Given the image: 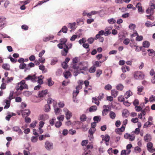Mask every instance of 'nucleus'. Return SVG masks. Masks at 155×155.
Here are the masks:
<instances>
[{
  "mask_svg": "<svg viewBox=\"0 0 155 155\" xmlns=\"http://www.w3.org/2000/svg\"><path fill=\"white\" fill-rule=\"evenodd\" d=\"M61 43L64 45L63 50L61 52L62 55L66 56L68 52V46L66 44L67 40L65 38H61L60 40Z\"/></svg>",
  "mask_w": 155,
  "mask_h": 155,
  "instance_id": "1",
  "label": "nucleus"
},
{
  "mask_svg": "<svg viewBox=\"0 0 155 155\" xmlns=\"http://www.w3.org/2000/svg\"><path fill=\"white\" fill-rule=\"evenodd\" d=\"M134 78L137 80H142L144 78V74L141 71H137L133 73Z\"/></svg>",
  "mask_w": 155,
  "mask_h": 155,
  "instance_id": "2",
  "label": "nucleus"
},
{
  "mask_svg": "<svg viewBox=\"0 0 155 155\" xmlns=\"http://www.w3.org/2000/svg\"><path fill=\"white\" fill-rule=\"evenodd\" d=\"M28 86L27 84H25V80H22L20 82L18 83V86L16 90L18 91L20 90L22 91L24 89H28Z\"/></svg>",
  "mask_w": 155,
  "mask_h": 155,
  "instance_id": "3",
  "label": "nucleus"
},
{
  "mask_svg": "<svg viewBox=\"0 0 155 155\" xmlns=\"http://www.w3.org/2000/svg\"><path fill=\"white\" fill-rule=\"evenodd\" d=\"M63 111L64 112L66 119L68 120L70 119L72 115V113L66 108H64Z\"/></svg>",
  "mask_w": 155,
  "mask_h": 155,
  "instance_id": "4",
  "label": "nucleus"
},
{
  "mask_svg": "<svg viewBox=\"0 0 155 155\" xmlns=\"http://www.w3.org/2000/svg\"><path fill=\"white\" fill-rule=\"evenodd\" d=\"M45 147L48 150H50L53 149V144L49 141H46L45 143Z\"/></svg>",
  "mask_w": 155,
  "mask_h": 155,
  "instance_id": "5",
  "label": "nucleus"
},
{
  "mask_svg": "<svg viewBox=\"0 0 155 155\" xmlns=\"http://www.w3.org/2000/svg\"><path fill=\"white\" fill-rule=\"evenodd\" d=\"M25 79L27 80H31L33 82H35L37 80V77L35 75H34L32 76L28 75Z\"/></svg>",
  "mask_w": 155,
  "mask_h": 155,
  "instance_id": "6",
  "label": "nucleus"
},
{
  "mask_svg": "<svg viewBox=\"0 0 155 155\" xmlns=\"http://www.w3.org/2000/svg\"><path fill=\"white\" fill-rule=\"evenodd\" d=\"M21 112L23 117H27L30 115L31 111L29 109H25L21 110Z\"/></svg>",
  "mask_w": 155,
  "mask_h": 155,
  "instance_id": "7",
  "label": "nucleus"
},
{
  "mask_svg": "<svg viewBox=\"0 0 155 155\" xmlns=\"http://www.w3.org/2000/svg\"><path fill=\"white\" fill-rule=\"evenodd\" d=\"M136 7L138 8V12L140 14H143L144 13V10L141 6V4L140 3H138L136 5Z\"/></svg>",
  "mask_w": 155,
  "mask_h": 155,
  "instance_id": "8",
  "label": "nucleus"
},
{
  "mask_svg": "<svg viewBox=\"0 0 155 155\" xmlns=\"http://www.w3.org/2000/svg\"><path fill=\"white\" fill-rule=\"evenodd\" d=\"M56 105H54V113L56 115H58L61 114V112L62 111L61 109L57 107L56 106Z\"/></svg>",
  "mask_w": 155,
  "mask_h": 155,
  "instance_id": "9",
  "label": "nucleus"
},
{
  "mask_svg": "<svg viewBox=\"0 0 155 155\" xmlns=\"http://www.w3.org/2000/svg\"><path fill=\"white\" fill-rule=\"evenodd\" d=\"M48 92V90L46 89L44 91H40L38 95V97L41 98L45 96Z\"/></svg>",
  "mask_w": 155,
  "mask_h": 155,
  "instance_id": "10",
  "label": "nucleus"
},
{
  "mask_svg": "<svg viewBox=\"0 0 155 155\" xmlns=\"http://www.w3.org/2000/svg\"><path fill=\"white\" fill-rule=\"evenodd\" d=\"M153 144L151 142H149L147 144V150L150 152H153Z\"/></svg>",
  "mask_w": 155,
  "mask_h": 155,
  "instance_id": "11",
  "label": "nucleus"
},
{
  "mask_svg": "<svg viewBox=\"0 0 155 155\" xmlns=\"http://www.w3.org/2000/svg\"><path fill=\"white\" fill-rule=\"evenodd\" d=\"M68 28L66 26H64L59 31L58 33V35H61L60 33L62 32L64 33H67Z\"/></svg>",
  "mask_w": 155,
  "mask_h": 155,
  "instance_id": "12",
  "label": "nucleus"
},
{
  "mask_svg": "<svg viewBox=\"0 0 155 155\" xmlns=\"http://www.w3.org/2000/svg\"><path fill=\"white\" fill-rule=\"evenodd\" d=\"M147 51L150 56H155V51L153 49H149L147 50Z\"/></svg>",
  "mask_w": 155,
  "mask_h": 155,
  "instance_id": "13",
  "label": "nucleus"
},
{
  "mask_svg": "<svg viewBox=\"0 0 155 155\" xmlns=\"http://www.w3.org/2000/svg\"><path fill=\"white\" fill-rule=\"evenodd\" d=\"M151 139V136L149 134H147L144 137V140L147 142L150 141Z\"/></svg>",
  "mask_w": 155,
  "mask_h": 155,
  "instance_id": "14",
  "label": "nucleus"
},
{
  "mask_svg": "<svg viewBox=\"0 0 155 155\" xmlns=\"http://www.w3.org/2000/svg\"><path fill=\"white\" fill-rule=\"evenodd\" d=\"M99 100L96 97H93L92 98V102L94 103L97 106H99L100 104Z\"/></svg>",
  "mask_w": 155,
  "mask_h": 155,
  "instance_id": "15",
  "label": "nucleus"
},
{
  "mask_svg": "<svg viewBox=\"0 0 155 155\" xmlns=\"http://www.w3.org/2000/svg\"><path fill=\"white\" fill-rule=\"evenodd\" d=\"M53 103V106L56 105L57 102L54 100H53L51 98H50L49 99L48 101V104H49L51 103Z\"/></svg>",
  "mask_w": 155,
  "mask_h": 155,
  "instance_id": "16",
  "label": "nucleus"
},
{
  "mask_svg": "<svg viewBox=\"0 0 155 155\" xmlns=\"http://www.w3.org/2000/svg\"><path fill=\"white\" fill-rule=\"evenodd\" d=\"M97 109V107L96 106L93 105L89 108V110L90 112H93L96 111Z\"/></svg>",
  "mask_w": 155,
  "mask_h": 155,
  "instance_id": "17",
  "label": "nucleus"
},
{
  "mask_svg": "<svg viewBox=\"0 0 155 155\" xmlns=\"http://www.w3.org/2000/svg\"><path fill=\"white\" fill-rule=\"evenodd\" d=\"M121 69L123 72H125L127 71H129L130 70V68L129 67L126 65H124L122 67Z\"/></svg>",
  "mask_w": 155,
  "mask_h": 155,
  "instance_id": "18",
  "label": "nucleus"
},
{
  "mask_svg": "<svg viewBox=\"0 0 155 155\" xmlns=\"http://www.w3.org/2000/svg\"><path fill=\"white\" fill-rule=\"evenodd\" d=\"M150 46V42L147 41H145L143 43V47L148 48Z\"/></svg>",
  "mask_w": 155,
  "mask_h": 155,
  "instance_id": "19",
  "label": "nucleus"
},
{
  "mask_svg": "<svg viewBox=\"0 0 155 155\" xmlns=\"http://www.w3.org/2000/svg\"><path fill=\"white\" fill-rule=\"evenodd\" d=\"M79 90L76 89V90H74L73 91V98L74 99H76V97L79 94Z\"/></svg>",
  "mask_w": 155,
  "mask_h": 155,
  "instance_id": "20",
  "label": "nucleus"
},
{
  "mask_svg": "<svg viewBox=\"0 0 155 155\" xmlns=\"http://www.w3.org/2000/svg\"><path fill=\"white\" fill-rule=\"evenodd\" d=\"M118 91L115 90H113L111 91V94L114 97H116L118 95Z\"/></svg>",
  "mask_w": 155,
  "mask_h": 155,
  "instance_id": "21",
  "label": "nucleus"
},
{
  "mask_svg": "<svg viewBox=\"0 0 155 155\" xmlns=\"http://www.w3.org/2000/svg\"><path fill=\"white\" fill-rule=\"evenodd\" d=\"M137 94L140 95V93L143 90L144 87L141 86H139L137 88Z\"/></svg>",
  "mask_w": 155,
  "mask_h": 155,
  "instance_id": "22",
  "label": "nucleus"
},
{
  "mask_svg": "<svg viewBox=\"0 0 155 155\" xmlns=\"http://www.w3.org/2000/svg\"><path fill=\"white\" fill-rule=\"evenodd\" d=\"M47 84L49 86H52L54 84V82L52 81L51 78H50L47 79Z\"/></svg>",
  "mask_w": 155,
  "mask_h": 155,
  "instance_id": "23",
  "label": "nucleus"
},
{
  "mask_svg": "<svg viewBox=\"0 0 155 155\" xmlns=\"http://www.w3.org/2000/svg\"><path fill=\"white\" fill-rule=\"evenodd\" d=\"M153 124V123L152 122L150 121H147L143 125L144 128H147L150 127Z\"/></svg>",
  "mask_w": 155,
  "mask_h": 155,
  "instance_id": "24",
  "label": "nucleus"
},
{
  "mask_svg": "<svg viewBox=\"0 0 155 155\" xmlns=\"http://www.w3.org/2000/svg\"><path fill=\"white\" fill-rule=\"evenodd\" d=\"M39 67V69L42 71L43 72L45 73L47 72V70L45 68V66L43 65H40Z\"/></svg>",
  "mask_w": 155,
  "mask_h": 155,
  "instance_id": "25",
  "label": "nucleus"
},
{
  "mask_svg": "<svg viewBox=\"0 0 155 155\" xmlns=\"http://www.w3.org/2000/svg\"><path fill=\"white\" fill-rule=\"evenodd\" d=\"M109 116L111 118L114 119L115 118L116 115L114 112L112 111H110L109 114Z\"/></svg>",
  "mask_w": 155,
  "mask_h": 155,
  "instance_id": "26",
  "label": "nucleus"
},
{
  "mask_svg": "<svg viewBox=\"0 0 155 155\" xmlns=\"http://www.w3.org/2000/svg\"><path fill=\"white\" fill-rule=\"evenodd\" d=\"M132 95V93L130 91H127L125 94L126 98L127 99Z\"/></svg>",
  "mask_w": 155,
  "mask_h": 155,
  "instance_id": "27",
  "label": "nucleus"
},
{
  "mask_svg": "<svg viewBox=\"0 0 155 155\" xmlns=\"http://www.w3.org/2000/svg\"><path fill=\"white\" fill-rule=\"evenodd\" d=\"M13 130L15 131H16L20 133L21 132V130L18 127L15 126L13 128Z\"/></svg>",
  "mask_w": 155,
  "mask_h": 155,
  "instance_id": "28",
  "label": "nucleus"
},
{
  "mask_svg": "<svg viewBox=\"0 0 155 155\" xmlns=\"http://www.w3.org/2000/svg\"><path fill=\"white\" fill-rule=\"evenodd\" d=\"M124 86L121 84H119L116 86V88L117 90L119 91H122L124 88Z\"/></svg>",
  "mask_w": 155,
  "mask_h": 155,
  "instance_id": "29",
  "label": "nucleus"
},
{
  "mask_svg": "<svg viewBox=\"0 0 155 155\" xmlns=\"http://www.w3.org/2000/svg\"><path fill=\"white\" fill-rule=\"evenodd\" d=\"M96 68L94 65L92 66L89 69V71L90 73H93L95 72Z\"/></svg>",
  "mask_w": 155,
  "mask_h": 155,
  "instance_id": "30",
  "label": "nucleus"
},
{
  "mask_svg": "<svg viewBox=\"0 0 155 155\" xmlns=\"http://www.w3.org/2000/svg\"><path fill=\"white\" fill-rule=\"evenodd\" d=\"M87 117L85 114H83L80 117V120L82 122H84L87 119Z\"/></svg>",
  "mask_w": 155,
  "mask_h": 155,
  "instance_id": "31",
  "label": "nucleus"
},
{
  "mask_svg": "<svg viewBox=\"0 0 155 155\" xmlns=\"http://www.w3.org/2000/svg\"><path fill=\"white\" fill-rule=\"evenodd\" d=\"M58 61V59L55 58L52 59L50 64L51 65H54Z\"/></svg>",
  "mask_w": 155,
  "mask_h": 155,
  "instance_id": "32",
  "label": "nucleus"
},
{
  "mask_svg": "<svg viewBox=\"0 0 155 155\" xmlns=\"http://www.w3.org/2000/svg\"><path fill=\"white\" fill-rule=\"evenodd\" d=\"M2 68L6 70H10V66L7 64H4L2 66Z\"/></svg>",
  "mask_w": 155,
  "mask_h": 155,
  "instance_id": "33",
  "label": "nucleus"
},
{
  "mask_svg": "<svg viewBox=\"0 0 155 155\" xmlns=\"http://www.w3.org/2000/svg\"><path fill=\"white\" fill-rule=\"evenodd\" d=\"M64 74V77L66 79L68 78L71 75V72L68 71H66L65 72Z\"/></svg>",
  "mask_w": 155,
  "mask_h": 155,
  "instance_id": "34",
  "label": "nucleus"
},
{
  "mask_svg": "<svg viewBox=\"0 0 155 155\" xmlns=\"http://www.w3.org/2000/svg\"><path fill=\"white\" fill-rule=\"evenodd\" d=\"M44 111L45 112H48L50 110V107L48 104H46L44 108Z\"/></svg>",
  "mask_w": 155,
  "mask_h": 155,
  "instance_id": "35",
  "label": "nucleus"
},
{
  "mask_svg": "<svg viewBox=\"0 0 155 155\" xmlns=\"http://www.w3.org/2000/svg\"><path fill=\"white\" fill-rule=\"evenodd\" d=\"M122 114L123 116L127 117L129 115V111L127 109H124L123 111Z\"/></svg>",
  "mask_w": 155,
  "mask_h": 155,
  "instance_id": "36",
  "label": "nucleus"
},
{
  "mask_svg": "<svg viewBox=\"0 0 155 155\" xmlns=\"http://www.w3.org/2000/svg\"><path fill=\"white\" fill-rule=\"evenodd\" d=\"M54 38V36H49L46 38H44L43 39V41H44L47 42L49 41L51 39H52Z\"/></svg>",
  "mask_w": 155,
  "mask_h": 155,
  "instance_id": "37",
  "label": "nucleus"
},
{
  "mask_svg": "<svg viewBox=\"0 0 155 155\" xmlns=\"http://www.w3.org/2000/svg\"><path fill=\"white\" fill-rule=\"evenodd\" d=\"M107 21L110 24H113L115 23L116 21L114 18H111L108 19Z\"/></svg>",
  "mask_w": 155,
  "mask_h": 155,
  "instance_id": "38",
  "label": "nucleus"
},
{
  "mask_svg": "<svg viewBox=\"0 0 155 155\" xmlns=\"http://www.w3.org/2000/svg\"><path fill=\"white\" fill-rule=\"evenodd\" d=\"M41 77H42V75L40 76L39 77H38V83L40 84H41L43 83L42 78H41Z\"/></svg>",
  "mask_w": 155,
  "mask_h": 155,
  "instance_id": "39",
  "label": "nucleus"
},
{
  "mask_svg": "<svg viewBox=\"0 0 155 155\" xmlns=\"http://www.w3.org/2000/svg\"><path fill=\"white\" fill-rule=\"evenodd\" d=\"M112 88L111 85L109 84L106 85L104 87V89L107 91L110 90Z\"/></svg>",
  "mask_w": 155,
  "mask_h": 155,
  "instance_id": "40",
  "label": "nucleus"
},
{
  "mask_svg": "<svg viewBox=\"0 0 155 155\" xmlns=\"http://www.w3.org/2000/svg\"><path fill=\"white\" fill-rule=\"evenodd\" d=\"M102 73V71L101 69H98L97 70L96 72V75L97 77H99L100 75Z\"/></svg>",
  "mask_w": 155,
  "mask_h": 155,
  "instance_id": "41",
  "label": "nucleus"
},
{
  "mask_svg": "<svg viewBox=\"0 0 155 155\" xmlns=\"http://www.w3.org/2000/svg\"><path fill=\"white\" fill-rule=\"evenodd\" d=\"M64 115H61L58 117L57 118L59 120L58 121L61 122L63 121L64 119Z\"/></svg>",
  "mask_w": 155,
  "mask_h": 155,
  "instance_id": "42",
  "label": "nucleus"
},
{
  "mask_svg": "<svg viewBox=\"0 0 155 155\" xmlns=\"http://www.w3.org/2000/svg\"><path fill=\"white\" fill-rule=\"evenodd\" d=\"M109 110L108 109H104L102 112V115L103 116H105L108 113Z\"/></svg>",
  "mask_w": 155,
  "mask_h": 155,
  "instance_id": "43",
  "label": "nucleus"
},
{
  "mask_svg": "<svg viewBox=\"0 0 155 155\" xmlns=\"http://www.w3.org/2000/svg\"><path fill=\"white\" fill-rule=\"evenodd\" d=\"M56 119L55 117L50 119L49 121L50 124L51 126H53L54 124V122L55 121Z\"/></svg>",
  "mask_w": 155,
  "mask_h": 155,
  "instance_id": "44",
  "label": "nucleus"
},
{
  "mask_svg": "<svg viewBox=\"0 0 155 155\" xmlns=\"http://www.w3.org/2000/svg\"><path fill=\"white\" fill-rule=\"evenodd\" d=\"M76 25L75 22H73L72 23H69L68 24V26L69 28H73Z\"/></svg>",
  "mask_w": 155,
  "mask_h": 155,
  "instance_id": "45",
  "label": "nucleus"
},
{
  "mask_svg": "<svg viewBox=\"0 0 155 155\" xmlns=\"http://www.w3.org/2000/svg\"><path fill=\"white\" fill-rule=\"evenodd\" d=\"M91 152L90 150H85L82 153V155H91Z\"/></svg>",
  "mask_w": 155,
  "mask_h": 155,
  "instance_id": "46",
  "label": "nucleus"
},
{
  "mask_svg": "<svg viewBox=\"0 0 155 155\" xmlns=\"http://www.w3.org/2000/svg\"><path fill=\"white\" fill-rule=\"evenodd\" d=\"M38 123L36 121H34L30 125V127L32 128L35 127L36 125V124Z\"/></svg>",
  "mask_w": 155,
  "mask_h": 155,
  "instance_id": "47",
  "label": "nucleus"
},
{
  "mask_svg": "<svg viewBox=\"0 0 155 155\" xmlns=\"http://www.w3.org/2000/svg\"><path fill=\"white\" fill-rule=\"evenodd\" d=\"M62 125V123L60 121H58L56 122L55 124V126L57 128L60 127Z\"/></svg>",
  "mask_w": 155,
  "mask_h": 155,
  "instance_id": "48",
  "label": "nucleus"
},
{
  "mask_svg": "<svg viewBox=\"0 0 155 155\" xmlns=\"http://www.w3.org/2000/svg\"><path fill=\"white\" fill-rule=\"evenodd\" d=\"M104 94L103 93H100L99 94L98 97H97L98 99L101 101L102 99L104 97Z\"/></svg>",
  "mask_w": 155,
  "mask_h": 155,
  "instance_id": "49",
  "label": "nucleus"
},
{
  "mask_svg": "<svg viewBox=\"0 0 155 155\" xmlns=\"http://www.w3.org/2000/svg\"><path fill=\"white\" fill-rule=\"evenodd\" d=\"M153 10L150 7L148 8L146 11L147 14L153 13Z\"/></svg>",
  "mask_w": 155,
  "mask_h": 155,
  "instance_id": "50",
  "label": "nucleus"
},
{
  "mask_svg": "<svg viewBox=\"0 0 155 155\" xmlns=\"http://www.w3.org/2000/svg\"><path fill=\"white\" fill-rule=\"evenodd\" d=\"M118 101L120 102H124V98L123 96L121 95L118 97Z\"/></svg>",
  "mask_w": 155,
  "mask_h": 155,
  "instance_id": "51",
  "label": "nucleus"
},
{
  "mask_svg": "<svg viewBox=\"0 0 155 155\" xmlns=\"http://www.w3.org/2000/svg\"><path fill=\"white\" fill-rule=\"evenodd\" d=\"M143 37L142 36H139L137 35V36L136 37V40L138 41H140L143 40Z\"/></svg>",
  "mask_w": 155,
  "mask_h": 155,
  "instance_id": "52",
  "label": "nucleus"
},
{
  "mask_svg": "<svg viewBox=\"0 0 155 155\" xmlns=\"http://www.w3.org/2000/svg\"><path fill=\"white\" fill-rule=\"evenodd\" d=\"M130 42V40L128 38H126L123 41V43L125 45H128L129 44Z\"/></svg>",
  "mask_w": 155,
  "mask_h": 155,
  "instance_id": "53",
  "label": "nucleus"
},
{
  "mask_svg": "<svg viewBox=\"0 0 155 155\" xmlns=\"http://www.w3.org/2000/svg\"><path fill=\"white\" fill-rule=\"evenodd\" d=\"M94 39V38L91 37L87 39V41L89 44H91L93 42Z\"/></svg>",
  "mask_w": 155,
  "mask_h": 155,
  "instance_id": "54",
  "label": "nucleus"
},
{
  "mask_svg": "<svg viewBox=\"0 0 155 155\" xmlns=\"http://www.w3.org/2000/svg\"><path fill=\"white\" fill-rule=\"evenodd\" d=\"M96 129L95 128H90L89 130V134H93L94 132L95 131Z\"/></svg>",
  "mask_w": 155,
  "mask_h": 155,
  "instance_id": "55",
  "label": "nucleus"
},
{
  "mask_svg": "<svg viewBox=\"0 0 155 155\" xmlns=\"http://www.w3.org/2000/svg\"><path fill=\"white\" fill-rule=\"evenodd\" d=\"M80 83L81 84H79L76 87V89L77 90V89L78 90H79L81 89L82 87V84H83V81H82L81 82H80Z\"/></svg>",
  "mask_w": 155,
  "mask_h": 155,
  "instance_id": "56",
  "label": "nucleus"
},
{
  "mask_svg": "<svg viewBox=\"0 0 155 155\" xmlns=\"http://www.w3.org/2000/svg\"><path fill=\"white\" fill-rule=\"evenodd\" d=\"M110 136L108 135H105L104 140L106 142H108L110 140Z\"/></svg>",
  "mask_w": 155,
  "mask_h": 155,
  "instance_id": "57",
  "label": "nucleus"
},
{
  "mask_svg": "<svg viewBox=\"0 0 155 155\" xmlns=\"http://www.w3.org/2000/svg\"><path fill=\"white\" fill-rule=\"evenodd\" d=\"M38 140V137H32L31 138V140L33 142H35Z\"/></svg>",
  "mask_w": 155,
  "mask_h": 155,
  "instance_id": "58",
  "label": "nucleus"
},
{
  "mask_svg": "<svg viewBox=\"0 0 155 155\" xmlns=\"http://www.w3.org/2000/svg\"><path fill=\"white\" fill-rule=\"evenodd\" d=\"M88 143V140H83L81 142V145L82 146H86Z\"/></svg>",
  "mask_w": 155,
  "mask_h": 155,
  "instance_id": "59",
  "label": "nucleus"
},
{
  "mask_svg": "<svg viewBox=\"0 0 155 155\" xmlns=\"http://www.w3.org/2000/svg\"><path fill=\"white\" fill-rule=\"evenodd\" d=\"M104 61H100V62L98 61H96L95 62V64L94 65V66H95L97 67H100L101 66V63L102 62H103Z\"/></svg>",
  "mask_w": 155,
  "mask_h": 155,
  "instance_id": "60",
  "label": "nucleus"
},
{
  "mask_svg": "<svg viewBox=\"0 0 155 155\" xmlns=\"http://www.w3.org/2000/svg\"><path fill=\"white\" fill-rule=\"evenodd\" d=\"M61 65L63 68L64 69H66L68 68L67 64L64 62L62 63Z\"/></svg>",
  "mask_w": 155,
  "mask_h": 155,
  "instance_id": "61",
  "label": "nucleus"
},
{
  "mask_svg": "<svg viewBox=\"0 0 155 155\" xmlns=\"http://www.w3.org/2000/svg\"><path fill=\"white\" fill-rule=\"evenodd\" d=\"M69 134L71 135H73L76 133V131L74 130H73V129H71L69 130Z\"/></svg>",
  "mask_w": 155,
  "mask_h": 155,
  "instance_id": "62",
  "label": "nucleus"
},
{
  "mask_svg": "<svg viewBox=\"0 0 155 155\" xmlns=\"http://www.w3.org/2000/svg\"><path fill=\"white\" fill-rule=\"evenodd\" d=\"M93 120L94 121H97V122H98V121L100 120V117L98 116H95L93 118Z\"/></svg>",
  "mask_w": 155,
  "mask_h": 155,
  "instance_id": "63",
  "label": "nucleus"
},
{
  "mask_svg": "<svg viewBox=\"0 0 155 155\" xmlns=\"http://www.w3.org/2000/svg\"><path fill=\"white\" fill-rule=\"evenodd\" d=\"M23 63L21 64H20L19 65V67L21 69H24L25 68L26 66V64L25 63Z\"/></svg>",
  "mask_w": 155,
  "mask_h": 155,
  "instance_id": "64",
  "label": "nucleus"
}]
</instances>
